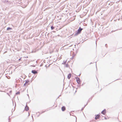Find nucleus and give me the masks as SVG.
<instances>
[{
  "label": "nucleus",
  "mask_w": 122,
  "mask_h": 122,
  "mask_svg": "<svg viewBox=\"0 0 122 122\" xmlns=\"http://www.w3.org/2000/svg\"><path fill=\"white\" fill-rule=\"evenodd\" d=\"M76 81L78 84H80L81 81L80 79L79 78V77H76Z\"/></svg>",
  "instance_id": "nucleus-1"
},
{
  "label": "nucleus",
  "mask_w": 122,
  "mask_h": 122,
  "mask_svg": "<svg viewBox=\"0 0 122 122\" xmlns=\"http://www.w3.org/2000/svg\"><path fill=\"white\" fill-rule=\"evenodd\" d=\"M82 30L80 27L79 29L77 30V35L80 34L81 32V30Z\"/></svg>",
  "instance_id": "nucleus-2"
},
{
  "label": "nucleus",
  "mask_w": 122,
  "mask_h": 122,
  "mask_svg": "<svg viewBox=\"0 0 122 122\" xmlns=\"http://www.w3.org/2000/svg\"><path fill=\"white\" fill-rule=\"evenodd\" d=\"M100 117V116L99 115H97L95 117V119L97 120Z\"/></svg>",
  "instance_id": "nucleus-3"
},
{
  "label": "nucleus",
  "mask_w": 122,
  "mask_h": 122,
  "mask_svg": "<svg viewBox=\"0 0 122 122\" xmlns=\"http://www.w3.org/2000/svg\"><path fill=\"white\" fill-rule=\"evenodd\" d=\"M104 115H105L106 113V109H105L103 110L101 112Z\"/></svg>",
  "instance_id": "nucleus-4"
},
{
  "label": "nucleus",
  "mask_w": 122,
  "mask_h": 122,
  "mask_svg": "<svg viewBox=\"0 0 122 122\" xmlns=\"http://www.w3.org/2000/svg\"><path fill=\"white\" fill-rule=\"evenodd\" d=\"M4 3H5L8 4L10 3V2L8 0H5L4 1Z\"/></svg>",
  "instance_id": "nucleus-5"
},
{
  "label": "nucleus",
  "mask_w": 122,
  "mask_h": 122,
  "mask_svg": "<svg viewBox=\"0 0 122 122\" xmlns=\"http://www.w3.org/2000/svg\"><path fill=\"white\" fill-rule=\"evenodd\" d=\"M34 74H37V72L35 70H32L31 71Z\"/></svg>",
  "instance_id": "nucleus-6"
},
{
  "label": "nucleus",
  "mask_w": 122,
  "mask_h": 122,
  "mask_svg": "<svg viewBox=\"0 0 122 122\" xmlns=\"http://www.w3.org/2000/svg\"><path fill=\"white\" fill-rule=\"evenodd\" d=\"M61 110L62 111H64L66 110V107L64 106H63L61 107Z\"/></svg>",
  "instance_id": "nucleus-7"
},
{
  "label": "nucleus",
  "mask_w": 122,
  "mask_h": 122,
  "mask_svg": "<svg viewBox=\"0 0 122 122\" xmlns=\"http://www.w3.org/2000/svg\"><path fill=\"white\" fill-rule=\"evenodd\" d=\"M25 109L26 111H28L29 109V107L27 106H26L25 107Z\"/></svg>",
  "instance_id": "nucleus-8"
},
{
  "label": "nucleus",
  "mask_w": 122,
  "mask_h": 122,
  "mask_svg": "<svg viewBox=\"0 0 122 122\" xmlns=\"http://www.w3.org/2000/svg\"><path fill=\"white\" fill-rule=\"evenodd\" d=\"M71 76V74H69V75L68 76V78L69 79H70V78Z\"/></svg>",
  "instance_id": "nucleus-9"
},
{
  "label": "nucleus",
  "mask_w": 122,
  "mask_h": 122,
  "mask_svg": "<svg viewBox=\"0 0 122 122\" xmlns=\"http://www.w3.org/2000/svg\"><path fill=\"white\" fill-rule=\"evenodd\" d=\"M29 82V81L28 80H27L25 82V83L24 84V85L25 86V85H26V84L28 83Z\"/></svg>",
  "instance_id": "nucleus-10"
},
{
  "label": "nucleus",
  "mask_w": 122,
  "mask_h": 122,
  "mask_svg": "<svg viewBox=\"0 0 122 122\" xmlns=\"http://www.w3.org/2000/svg\"><path fill=\"white\" fill-rule=\"evenodd\" d=\"M12 29V28H10V27H8V28H7V30H11Z\"/></svg>",
  "instance_id": "nucleus-11"
},
{
  "label": "nucleus",
  "mask_w": 122,
  "mask_h": 122,
  "mask_svg": "<svg viewBox=\"0 0 122 122\" xmlns=\"http://www.w3.org/2000/svg\"><path fill=\"white\" fill-rule=\"evenodd\" d=\"M51 30H53L54 28V27L53 26H51Z\"/></svg>",
  "instance_id": "nucleus-12"
},
{
  "label": "nucleus",
  "mask_w": 122,
  "mask_h": 122,
  "mask_svg": "<svg viewBox=\"0 0 122 122\" xmlns=\"http://www.w3.org/2000/svg\"><path fill=\"white\" fill-rule=\"evenodd\" d=\"M21 58V57L20 59H19V61H20V60Z\"/></svg>",
  "instance_id": "nucleus-13"
},
{
  "label": "nucleus",
  "mask_w": 122,
  "mask_h": 122,
  "mask_svg": "<svg viewBox=\"0 0 122 122\" xmlns=\"http://www.w3.org/2000/svg\"><path fill=\"white\" fill-rule=\"evenodd\" d=\"M75 122H76V121Z\"/></svg>",
  "instance_id": "nucleus-14"
}]
</instances>
